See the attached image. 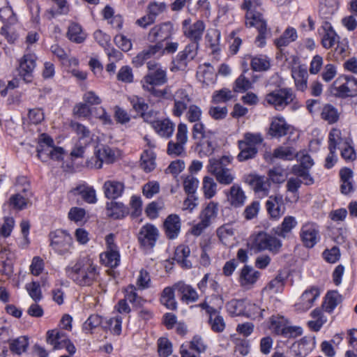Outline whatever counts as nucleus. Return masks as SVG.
<instances>
[{"instance_id":"f257e3e1","label":"nucleus","mask_w":357,"mask_h":357,"mask_svg":"<svg viewBox=\"0 0 357 357\" xmlns=\"http://www.w3.org/2000/svg\"><path fill=\"white\" fill-rule=\"evenodd\" d=\"M67 278L79 287H91L98 282L100 275V267L91 259H80L70 263L65 268Z\"/></svg>"},{"instance_id":"f03ea898","label":"nucleus","mask_w":357,"mask_h":357,"mask_svg":"<svg viewBox=\"0 0 357 357\" xmlns=\"http://www.w3.org/2000/svg\"><path fill=\"white\" fill-rule=\"evenodd\" d=\"M282 245V241L276 235L263 231L252 234L246 243L247 248L251 252L259 253L267 250L273 255L278 254Z\"/></svg>"},{"instance_id":"7ed1b4c3","label":"nucleus","mask_w":357,"mask_h":357,"mask_svg":"<svg viewBox=\"0 0 357 357\" xmlns=\"http://www.w3.org/2000/svg\"><path fill=\"white\" fill-rule=\"evenodd\" d=\"M263 105L279 112L283 111L287 107L291 105L294 109L299 107L296 95L290 87H278L268 92L264 96Z\"/></svg>"},{"instance_id":"20e7f679","label":"nucleus","mask_w":357,"mask_h":357,"mask_svg":"<svg viewBox=\"0 0 357 357\" xmlns=\"http://www.w3.org/2000/svg\"><path fill=\"white\" fill-rule=\"evenodd\" d=\"M10 190H13L15 193L10 197L6 204L13 209L22 211L31 204L33 192L27 177L17 176Z\"/></svg>"},{"instance_id":"39448f33","label":"nucleus","mask_w":357,"mask_h":357,"mask_svg":"<svg viewBox=\"0 0 357 357\" xmlns=\"http://www.w3.org/2000/svg\"><path fill=\"white\" fill-rule=\"evenodd\" d=\"M147 74L141 81L142 89H148L156 86H162L168 81L167 68L154 61L146 62Z\"/></svg>"},{"instance_id":"423d86ee","label":"nucleus","mask_w":357,"mask_h":357,"mask_svg":"<svg viewBox=\"0 0 357 357\" xmlns=\"http://www.w3.org/2000/svg\"><path fill=\"white\" fill-rule=\"evenodd\" d=\"M50 247L59 255L68 256L74 250L73 239L66 230L56 229L49 234Z\"/></svg>"},{"instance_id":"0eeeda50","label":"nucleus","mask_w":357,"mask_h":357,"mask_svg":"<svg viewBox=\"0 0 357 357\" xmlns=\"http://www.w3.org/2000/svg\"><path fill=\"white\" fill-rule=\"evenodd\" d=\"M230 162V158L227 156H222L220 159L211 158L209 160L208 171L215 176L216 180L220 184H231L234 179L230 169L225 167Z\"/></svg>"},{"instance_id":"6e6552de","label":"nucleus","mask_w":357,"mask_h":357,"mask_svg":"<svg viewBox=\"0 0 357 357\" xmlns=\"http://www.w3.org/2000/svg\"><path fill=\"white\" fill-rule=\"evenodd\" d=\"M332 93L339 98L357 96V79L352 76L340 75L333 82Z\"/></svg>"},{"instance_id":"1a4fd4ad","label":"nucleus","mask_w":357,"mask_h":357,"mask_svg":"<svg viewBox=\"0 0 357 357\" xmlns=\"http://www.w3.org/2000/svg\"><path fill=\"white\" fill-rule=\"evenodd\" d=\"M172 100L174 101V103L171 113L173 116L180 118L192 102V93L190 90L181 87L174 91Z\"/></svg>"},{"instance_id":"9d476101","label":"nucleus","mask_w":357,"mask_h":357,"mask_svg":"<svg viewBox=\"0 0 357 357\" xmlns=\"http://www.w3.org/2000/svg\"><path fill=\"white\" fill-rule=\"evenodd\" d=\"M181 26L183 36L191 41L190 44H197V47L199 48V42L206 29L204 22L197 20L192 23L191 18L188 17L182 21Z\"/></svg>"},{"instance_id":"9b49d317","label":"nucleus","mask_w":357,"mask_h":357,"mask_svg":"<svg viewBox=\"0 0 357 357\" xmlns=\"http://www.w3.org/2000/svg\"><path fill=\"white\" fill-rule=\"evenodd\" d=\"M269 328L275 334L284 337H296L302 333L300 327L289 326L287 320L283 317L272 316Z\"/></svg>"},{"instance_id":"f8f14e48","label":"nucleus","mask_w":357,"mask_h":357,"mask_svg":"<svg viewBox=\"0 0 357 357\" xmlns=\"http://www.w3.org/2000/svg\"><path fill=\"white\" fill-rule=\"evenodd\" d=\"M174 26L170 21L160 22L153 26L148 32L147 39L151 43H163L172 38Z\"/></svg>"},{"instance_id":"ddd939ff","label":"nucleus","mask_w":357,"mask_h":357,"mask_svg":"<svg viewBox=\"0 0 357 357\" xmlns=\"http://www.w3.org/2000/svg\"><path fill=\"white\" fill-rule=\"evenodd\" d=\"M198 49L197 44H188L184 50L179 52L173 59L171 70H185L188 62L197 56Z\"/></svg>"},{"instance_id":"4468645a","label":"nucleus","mask_w":357,"mask_h":357,"mask_svg":"<svg viewBox=\"0 0 357 357\" xmlns=\"http://www.w3.org/2000/svg\"><path fill=\"white\" fill-rule=\"evenodd\" d=\"M299 236L305 248H312L320 240L319 227L312 222H305L301 227Z\"/></svg>"},{"instance_id":"2eb2a0df","label":"nucleus","mask_w":357,"mask_h":357,"mask_svg":"<svg viewBox=\"0 0 357 357\" xmlns=\"http://www.w3.org/2000/svg\"><path fill=\"white\" fill-rule=\"evenodd\" d=\"M36 59L35 54L28 53L25 54L20 60L18 74L26 83H31L33 81Z\"/></svg>"},{"instance_id":"dca6fc26","label":"nucleus","mask_w":357,"mask_h":357,"mask_svg":"<svg viewBox=\"0 0 357 357\" xmlns=\"http://www.w3.org/2000/svg\"><path fill=\"white\" fill-rule=\"evenodd\" d=\"M319 296L320 291L318 287L312 286L307 288L295 303V310L298 312H307L312 307Z\"/></svg>"},{"instance_id":"f3484780","label":"nucleus","mask_w":357,"mask_h":357,"mask_svg":"<svg viewBox=\"0 0 357 357\" xmlns=\"http://www.w3.org/2000/svg\"><path fill=\"white\" fill-rule=\"evenodd\" d=\"M159 230L153 224L143 225L138 234V241L146 248H153L159 238Z\"/></svg>"},{"instance_id":"a211bd4d","label":"nucleus","mask_w":357,"mask_h":357,"mask_svg":"<svg viewBox=\"0 0 357 357\" xmlns=\"http://www.w3.org/2000/svg\"><path fill=\"white\" fill-rule=\"evenodd\" d=\"M318 33L321 39V43L324 48L330 49L340 41V36L331 24L327 21L322 22L318 29Z\"/></svg>"},{"instance_id":"6ab92c4d","label":"nucleus","mask_w":357,"mask_h":357,"mask_svg":"<svg viewBox=\"0 0 357 357\" xmlns=\"http://www.w3.org/2000/svg\"><path fill=\"white\" fill-rule=\"evenodd\" d=\"M246 182L259 197H265L268 195L271 181L266 176L251 174L247 176Z\"/></svg>"},{"instance_id":"aec40b11","label":"nucleus","mask_w":357,"mask_h":357,"mask_svg":"<svg viewBox=\"0 0 357 357\" xmlns=\"http://www.w3.org/2000/svg\"><path fill=\"white\" fill-rule=\"evenodd\" d=\"M115 153L108 146H102L95 152V156L87 162V166L91 168L100 169L103 162L112 163L114 161Z\"/></svg>"},{"instance_id":"412c9836","label":"nucleus","mask_w":357,"mask_h":357,"mask_svg":"<svg viewBox=\"0 0 357 357\" xmlns=\"http://www.w3.org/2000/svg\"><path fill=\"white\" fill-rule=\"evenodd\" d=\"M126 190V184L123 180L109 179L105 181L102 191L105 197L109 200H116L121 197Z\"/></svg>"},{"instance_id":"4be33fe9","label":"nucleus","mask_w":357,"mask_h":357,"mask_svg":"<svg viewBox=\"0 0 357 357\" xmlns=\"http://www.w3.org/2000/svg\"><path fill=\"white\" fill-rule=\"evenodd\" d=\"M197 78L202 88H208L215 85L217 75L214 68L209 63H204L198 67Z\"/></svg>"},{"instance_id":"5701e85b","label":"nucleus","mask_w":357,"mask_h":357,"mask_svg":"<svg viewBox=\"0 0 357 357\" xmlns=\"http://www.w3.org/2000/svg\"><path fill=\"white\" fill-rule=\"evenodd\" d=\"M261 276L259 271L252 266L245 265L240 271L238 282L245 289H250L254 287Z\"/></svg>"},{"instance_id":"b1692460","label":"nucleus","mask_w":357,"mask_h":357,"mask_svg":"<svg viewBox=\"0 0 357 357\" xmlns=\"http://www.w3.org/2000/svg\"><path fill=\"white\" fill-rule=\"evenodd\" d=\"M154 44L149 45L146 48L139 52L132 59V63L136 68L142 66L144 63L155 57L158 54H160L162 50V43H153Z\"/></svg>"},{"instance_id":"393cba45","label":"nucleus","mask_w":357,"mask_h":357,"mask_svg":"<svg viewBox=\"0 0 357 357\" xmlns=\"http://www.w3.org/2000/svg\"><path fill=\"white\" fill-rule=\"evenodd\" d=\"M283 205V197L281 195L278 194L268 197L266 207L271 219L278 220L283 215L285 211Z\"/></svg>"},{"instance_id":"a878e982","label":"nucleus","mask_w":357,"mask_h":357,"mask_svg":"<svg viewBox=\"0 0 357 357\" xmlns=\"http://www.w3.org/2000/svg\"><path fill=\"white\" fill-rule=\"evenodd\" d=\"M181 218L176 214L169 215L163 222L164 232L169 239L177 238L181 232Z\"/></svg>"},{"instance_id":"bb28decb","label":"nucleus","mask_w":357,"mask_h":357,"mask_svg":"<svg viewBox=\"0 0 357 357\" xmlns=\"http://www.w3.org/2000/svg\"><path fill=\"white\" fill-rule=\"evenodd\" d=\"M174 289L181 296L180 299L182 302L189 304L195 303L199 299V294L196 289L183 281H179L174 284Z\"/></svg>"},{"instance_id":"cd10ccee","label":"nucleus","mask_w":357,"mask_h":357,"mask_svg":"<svg viewBox=\"0 0 357 357\" xmlns=\"http://www.w3.org/2000/svg\"><path fill=\"white\" fill-rule=\"evenodd\" d=\"M297 225L298 222L294 216L287 215L284 218L280 225L273 228V231L277 236L287 238L291 234L293 229L296 227Z\"/></svg>"},{"instance_id":"c85d7f7f","label":"nucleus","mask_w":357,"mask_h":357,"mask_svg":"<svg viewBox=\"0 0 357 357\" xmlns=\"http://www.w3.org/2000/svg\"><path fill=\"white\" fill-rule=\"evenodd\" d=\"M151 128L160 137L169 139L173 135L175 124L169 118H165L153 123Z\"/></svg>"},{"instance_id":"c756f323","label":"nucleus","mask_w":357,"mask_h":357,"mask_svg":"<svg viewBox=\"0 0 357 357\" xmlns=\"http://www.w3.org/2000/svg\"><path fill=\"white\" fill-rule=\"evenodd\" d=\"M291 128L284 118L280 116L274 117L271 121L269 134L273 137H281L286 135Z\"/></svg>"},{"instance_id":"7c9ffc66","label":"nucleus","mask_w":357,"mask_h":357,"mask_svg":"<svg viewBox=\"0 0 357 357\" xmlns=\"http://www.w3.org/2000/svg\"><path fill=\"white\" fill-rule=\"evenodd\" d=\"M96 41L102 46L109 56L119 57L121 52L111 47V37L101 30H97L93 33Z\"/></svg>"},{"instance_id":"2f4dec72","label":"nucleus","mask_w":357,"mask_h":357,"mask_svg":"<svg viewBox=\"0 0 357 357\" xmlns=\"http://www.w3.org/2000/svg\"><path fill=\"white\" fill-rule=\"evenodd\" d=\"M68 340L66 334L58 329L50 330L47 332V342L52 345L54 350L64 348Z\"/></svg>"},{"instance_id":"473e14b6","label":"nucleus","mask_w":357,"mask_h":357,"mask_svg":"<svg viewBox=\"0 0 357 357\" xmlns=\"http://www.w3.org/2000/svg\"><path fill=\"white\" fill-rule=\"evenodd\" d=\"M248 72V70H244V72L236 79L233 86L234 92L244 93L253 88L254 84L257 80V76L252 75V79H250L245 76V73Z\"/></svg>"},{"instance_id":"72a5a7b5","label":"nucleus","mask_w":357,"mask_h":357,"mask_svg":"<svg viewBox=\"0 0 357 357\" xmlns=\"http://www.w3.org/2000/svg\"><path fill=\"white\" fill-rule=\"evenodd\" d=\"M291 76L296 89L305 91L307 88L308 73L307 69L301 66L294 68L291 70Z\"/></svg>"},{"instance_id":"f704fd0d","label":"nucleus","mask_w":357,"mask_h":357,"mask_svg":"<svg viewBox=\"0 0 357 357\" xmlns=\"http://www.w3.org/2000/svg\"><path fill=\"white\" fill-rule=\"evenodd\" d=\"M70 127L75 132L79 142L84 144V146L89 144L92 142V134L86 126L76 121H71Z\"/></svg>"},{"instance_id":"c9c22d12","label":"nucleus","mask_w":357,"mask_h":357,"mask_svg":"<svg viewBox=\"0 0 357 357\" xmlns=\"http://www.w3.org/2000/svg\"><path fill=\"white\" fill-rule=\"evenodd\" d=\"M100 263L110 268H115L120 265L121 255L119 250H105L100 254Z\"/></svg>"},{"instance_id":"e433bc0d","label":"nucleus","mask_w":357,"mask_h":357,"mask_svg":"<svg viewBox=\"0 0 357 357\" xmlns=\"http://www.w3.org/2000/svg\"><path fill=\"white\" fill-rule=\"evenodd\" d=\"M245 25L247 27H255L258 31L268 29L267 23L263 18L262 15L255 11L246 13Z\"/></svg>"},{"instance_id":"4c0bfd02","label":"nucleus","mask_w":357,"mask_h":357,"mask_svg":"<svg viewBox=\"0 0 357 357\" xmlns=\"http://www.w3.org/2000/svg\"><path fill=\"white\" fill-rule=\"evenodd\" d=\"M227 199L232 206L237 208L242 206L245 204L246 196L241 186L234 184L230 188Z\"/></svg>"},{"instance_id":"58836bf2","label":"nucleus","mask_w":357,"mask_h":357,"mask_svg":"<svg viewBox=\"0 0 357 357\" xmlns=\"http://www.w3.org/2000/svg\"><path fill=\"white\" fill-rule=\"evenodd\" d=\"M297 38L298 33L296 29L292 26H288L283 33L274 40V44L278 48L282 49L296 41Z\"/></svg>"},{"instance_id":"ea45409f","label":"nucleus","mask_w":357,"mask_h":357,"mask_svg":"<svg viewBox=\"0 0 357 357\" xmlns=\"http://www.w3.org/2000/svg\"><path fill=\"white\" fill-rule=\"evenodd\" d=\"M106 211L107 215L114 220L121 219L128 214L126 206L122 202L114 200L107 203Z\"/></svg>"},{"instance_id":"a19ab883","label":"nucleus","mask_w":357,"mask_h":357,"mask_svg":"<svg viewBox=\"0 0 357 357\" xmlns=\"http://www.w3.org/2000/svg\"><path fill=\"white\" fill-rule=\"evenodd\" d=\"M215 133L211 136H206L197 142V148L201 156L211 155L215 150V144L214 141Z\"/></svg>"},{"instance_id":"79ce46f5","label":"nucleus","mask_w":357,"mask_h":357,"mask_svg":"<svg viewBox=\"0 0 357 357\" xmlns=\"http://www.w3.org/2000/svg\"><path fill=\"white\" fill-rule=\"evenodd\" d=\"M74 195H79L89 204H96L98 201L96 192L93 187L82 184L73 188L71 191Z\"/></svg>"},{"instance_id":"37998d69","label":"nucleus","mask_w":357,"mask_h":357,"mask_svg":"<svg viewBox=\"0 0 357 357\" xmlns=\"http://www.w3.org/2000/svg\"><path fill=\"white\" fill-rule=\"evenodd\" d=\"M264 312H265V310L261 307L259 303H255L245 299L244 317L253 320H261L264 318Z\"/></svg>"},{"instance_id":"c03bdc74","label":"nucleus","mask_w":357,"mask_h":357,"mask_svg":"<svg viewBox=\"0 0 357 357\" xmlns=\"http://www.w3.org/2000/svg\"><path fill=\"white\" fill-rule=\"evenodd\" d=\"M156 154L151 149H144L141 154L140 165L142 169L146 172H151L156 167Z\"/></svg>"},{"instance_id":"a18cd8bd","label":"nucleus","mask_w":357,"mask_h":357,"mask_svg":"<svg viewBox=\"0 0 357 357\" xmlns=\"http://www.w3.org/2000/svg\"><path fill=\"white\" fill-rule=\"evenodd\" d=\"M175 291L176 289L173 285L172 287H165L161 293L160 303L169 310H174L177 308V302L174 295Z\"/></svg>"},{"instance_id":"49530a36","label":"nucleus","mask_w":357,"mask_h":357,"mask_svg":"<svg viewBox=\"0 0 357 357\" xmlns=\"http://www.w3.org/2000/svg\"><path fill=\"white\" fill-rule=\"evenodd\" d=\"M295 157V150L291 146H279L275 149L272 155L268 156L265 155V159L268 160V158L271 160L273 159H280L283 160H292Z\"/></svg>"},{"instance_id":"de8ad7c7","label":"nucleus","mask_w":357,"mask_h":357,"mask_svg":"<svg viewBox=\"0 0 357 357\" xmlns=\"http://www.w3.org/2000/svg\"><path fill=\"white\" fill-rule=\"evenodd\" d=\"M310 315L312 320L307 322L308 326L314 332L319 331L323 325L327 321V318L324 315L323 310L321 308H315L312 311Z\"/></svg>"},{"instance_id":"09e8293b","label":"nucleus","mask_w":357,"mask_h":357,"mask_svg":"<svg viewBox=\"0 0 357 357\" xmlns=\"http://www.w3.org/2000/svg\"><path fill=\"white\" fill-rule=\"evenodd\" d=\"M190 254V250L188 245H179L176 247L174 252V259L182 267L189 268L192 264L188 259Z\"/></svg>"},{"instance_id":"8fccbe9b","label":"nucleus","mask_w":357,"mask_h":357,"mask_svg":"<svg viewBox=\"0 0 357 357\" xmlns=\"http://www.w3.org/2000/svg\"><path fill=\"white\" fill-rule=\"evenodd\" d=\"M338 0H321L319 6V13L322 17L329 19L338 10Z\"/></svg>"},{"instance_id":"3c124183","label":"nucleus","mask_w":357,"mask_h":357,"mask_svg":"<svg viewBox=\"0 0 357 357\" xmlns=\"http://www.w3.org/2000/svg\"><path fill=\"white\" fill-rule=\"evenodd\" d=\"M67 36L72 42L82 43L85 40L86 34L79 24L72 23L68 27Z\"/></svg>"},{"instance_id":"603ef678","label":"nucleus","mask_w":357,"mask_h":357,"mask_svg":"<svg viewBox=\"0 0 357 357\" xmlns=\"http://www.w3.org/2000/svg\"><path fill=\"white\" fill-rule=\"evenodd\" d=\"M252 69L256 72L266 71L271 68L270 58L264 54L257 55L252 57L250 61Z\"/></svg>"},{"instance_id":"864d4df0","label":"nucleus","mask_w":357,"mask_h":357,"mask_svg":"<svg viewBox=\"0 0 357 357\" xmlns=\"http://www.w3.org/2000/svg\"><path fill=\"white\" fill-rule=\"evenodd\" d=\"M63 148L54 146L50 150L38 149L37 155L43 161H46L48 158L61 160L63 159Z\"/></svg>"},{"instance_id":"5fc2aeb1","label":"nucleus","mask_w":357,"mask_h":357,"mask_svg":"<svg viewBox=\"0 0 357 357\" xmlns=\"http://www.w3.org/2000/svg\"><path fill=\"white\" fill-rule=\"evenodd\" d=\"M238 142L243 144V146L247 145L259 149V146L264 142V137L261 132H247L243 134V139Z\"/></svg>"},{"instance_id":"6e6d98bb","label":"nucleus","mask_w":357,"mask_h":357,"mask_svg":"<svg viewBox=\"0 0 357 357\" xmlns=\"http://www.w3.org/2000/svg\"><path fill=\"white\" fill-rule=\"evenodd\" d=\"M238 148L240 152L237 155V160L239 162H245L248 160L255 158L258 153V149L256 147H251L247 145L243 146V144L238 142Z\"/></svg>"},{"instance_id":"4d7b16f0","label":"nucleus","mask_w":357,"mask_h":357,"mask_svg":"<svg viewBox=\"0 0 357 357\" xmlns=\"http://www.w3.org/2000/svg\"><path fill=\"white\" fill-rule=\"evenodd\" d=\"M218 213V204L214 202H211L208 204L202 211L199 218L204 220L211 225V221L214 220Z\"/></svg>"},{"instance_id":"13d9d810","label":"nucleus","mask_w":357,"mask_h":357,"mask_svg":"<svg viewBox=\"0 0 357 357\" xmlns=\"http://www.w3.org/2000/svg\"><path fill=\"white\" fill-rule=\"evenodd\" d=\"M245 299H232L227 303V310L231 316H244Z\"/></svg>"},{"instance_id":"bf43d9fd","label":"nucleus","mask_w":357,"mask_h":357,"mask_svg":"<svg viewBox=\"0 0 357 357\" xmlns=\"http://www.w3.org/2000/svg\"><path fill=\"white\" fill-rule=\"evenodd\" d=\"M122 317L116 315L114 317L104 319L103 328L109 329L114 335H119L121 333Z\"/></svg>"},{"instance_id":"052dcab7","label":"nucleus","mask_w":357,"mask_h":357,"mask_svg":"<svg viewBox=\"0 0 357 357\" xmlns=\"http://www.w3.org/2000/svg\"><path fill=\"white\" fill-rule=\"evenodd\" d=\"M167 6L165 2L151 1L147 6L146 13H149L155 21L157 18L167 12Z\"/></svg>"},{"instance_id":"680f3d73","label":"nucleus","mask_w":357,"mask_h":357,"mask_svg":"<svg viewBox=\"0 0 357 357\" xmlns=\"http://www.w3.org/2000/svg\"><path fill=\"white\" fill-rule=\"evenodd\" d=\"M217 183L210 176H204L202 181V190L206 199H211L217 192Z\"/></svg>"},{"instance_id":"e2e57ef3","label":"nucleus","mask_w":357,"mask_h":357,"mask_svg":"<svg viewBox=\"0 0 357 357\" xmlns=\"http://www.w3.org/2000/svg\"><path fill=\"white\" fill-rule=\"evenodd\" d=\"M217 235L224 245H228L234 235V231L231 225H224L217 229Z\"/></svg>"},{"instance_id":"0e129e2a","label":"nucleus","mask_w":357,"mask_h":357,"mask_svg":"<svg viewBox=\"0 0 357 357\" xmlns=\"http://www.w3.org/2000/svg\"><path fill=\"white\" fill-rule=\"evenodd\" d=\"M137 287L133 284L128 285L124 289V298L134 305H141L142 298L137 294Z\"/></svg>"},{"instance_id":"69168bd1","label":"nucleus","mask_w":357,"mask_h":357,"mask_svg":"<svg viewBox=\"0 0 357 357\" xmlns=\"http://www.w3.org/2000/svg\"><path fill=\"white\" fill-rule=\"evenodd\" d=\"M29 346V339L25 336L20 337L10 344V349L14 354L20 355L25 352Z\"/></svg>"},{"instance_id":"338daca9","label":"nucleus","mask_w":357,"mask_h":357,"mask_svg":"<svg viewBox=\"0 0 357 357\" xmlns=\"http://www.w3.org/2000/svg\"><path fill=\"white\" fill-rule=\"evenodd\" d=\"M184 114H185V116L188 122L196 123L201 121L202 110L199 106L190 104Z\"/></svg>"},{"instance_id":"774afa93","label":"nucleus","mask_w":357,"mask_h":357,"mask_svg":"<svg viewBox=\"0 0 357 357\" xmlns=\"http://www.w3.org/2000/svg\"><path fill=\"white\" fill-rule=\"evenodd\" d=\"M342 302V296L335 291L328 292L326 295L325 308L327 312H332Z\"/></svg>"}]
</instances>
